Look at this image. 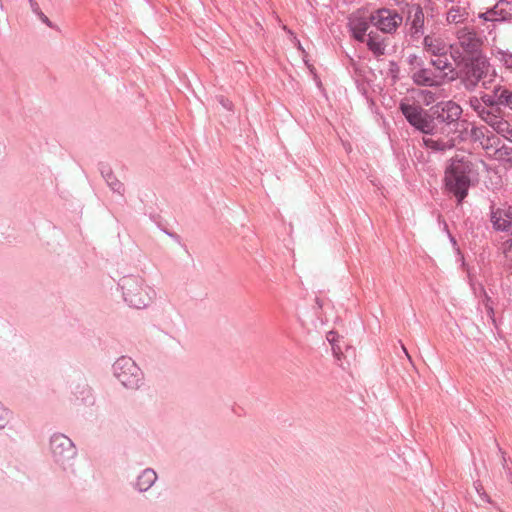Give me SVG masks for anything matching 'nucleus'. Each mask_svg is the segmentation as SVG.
<instances>
[{"label":"nucleus","mask_w":512,"mask_h":512,"mask_svg":"<svg viewBox=\"0 0 512 512\" xmlns=\"http://www.w3.org/2000/svg\"><path fill=\"white\" fill-rule=\"evenodd\" d=\"M471 163L458 157L452 158L445 169L444 188L453 194L460 204L467 196L470 187Z\"/></svg>","instance_id":"obj_1"},{"label":"nucleus","mask_w":512,"mask_h":512,"mask_svg":"<svg viewBox=\"0 0 512 512\" xmlns=\"http://www.w3.org/2000/svg\"><path fill=\"white\" fill-rule=\"evenodd\" d=\"M115 374L123 386L136 389L139 387L142 374L139 367L130 358H121L114 365Z\"/></svg>","instance_id":"obj_2"},{"label":"nucleus","mask_w":512,"mask_h":512,"mask_svg":"<svg viewBox=\"0 0 512 512\" xmlns=\"http://www.w3.org/2000/svg\"><path fill=\"white\" fill-rule=\"evenodd\" d=\"M371 23L384 33H394L402 24V16L390 9H378L369 17Z\"/></svg>","instance_id":"obj_3"},{"label":"nucleus","mask_w":512,"mask_h":512,"mask_svg":"<svg viewBox=\"0 0 512 512\" xmlns=\"http://www.w3.org/2000/svg\"><path fill=\"white\" fill-rule=\"evenodd\" d=\"M400 109L407 121L417 130L426 134L433 130L432 120L421 107L402 102Z\"/></svg>","instance_id":"obj_4"},{"label":"nucleus","mask_w":512,"mask_h":512,"mask_svg":"<svg viewBox=\"0 0 512 512\" xmlns=\"http://www.w3.org/2000/svg\"><path fill=\"white\" fill-rule=\"evenodd\" d=\"M490 66L487 59L481 55H478L470 60V63L466 65V79L471 85H476L480 80L483 81V85L491 82L492 74H489Z\"/></svg>","instance_id":"obj_5"},{"label":"nucleus","mask_w":512,"mask_h":512,"mask_svg":"<svg viewBox=\"0 0 512 512\" xmlns=\"http://www.w3.org/2000/svg\"><path fill=\"white\" fill-rule=\"evenodd\" d=\"M51 450L58 460L72 458L75 455L72 441L62 434L52 437Z\"/></svg>","instance_id":"obj_6"},{"label":"nucleus","mask_w":512,"mask_h":512,"mask_svg":"<svg viewBox=\"0 0 512 512\" xmlns=\"http://www.w3.org/2000/svg\"><path fill=\"white\" fill-rule=\"evenodd\" d=\"M423 46L425 51L439 57L446 56L451 47L442 37L436 35H427L424 38Z\"/></svg>","instance_id":"obj_7"},{"label":"nucleus","mask_w":512,"mask_h":512,"mask_svg":"<svg viewBox=\"0 0 512 512\" xmlns=\"http://www.w3.org/2000/svg\"><path fill=\"white\" fill-rule=\"evenodd\" d=\"M512 16V7L506 1H499L492 9L480 14L486 21H504Z\"/></svg>","instance_id":"obj_8"},{"label":"nucleus","mask_w":512,"mask_h":512,"mask_svg":"<svg viewBox=\"0 0 512 512\" xmlns=\"http://www.w3.org/2000/svg\"><path fill=\"white\" fill-rule=\"evenodd\" d=\"M125 299L131 306L141 309L149 305L152 297L145 288L136 286L125 293Z\"/></svg>","instance_id":"obj_9"},{"label":"nucleus","mask_w":512,"mask_h":512,"mask_svg":"<svg viewBox=\"0 0 512 512\" xmlns=\"http://www.w3.org/2000/svg\"><path fill=\"white\" fill-rule=\"evenodd\" d=\"M491 221L498 230L512 231V207L497 208L492 212Z\"/></svg>","instance_id":"obj_10"},{"label":"nucleus","mask_w":512,"mask_h":512,"mask_svg":"<svg viewBox=\"0 0 512 512\" xmlns=\"http://www.w3.org/2000/svg\"><path fill=\"white\" fill-rule=\"evenodd\" d=\"M457 38H458L460 46L468 54H473V53L477 52L481 45V42L476 37L475 33L468 30L467 28L460 29L457 32Z\"/></svg>","instance_id":"obj_11"},{"label":"nucleus","mask_w":512,"mask_h":512,"mask_svg":"<svg viewBox=\"0 0 512 512\" xmlns=\"http://www.w3.org/2000/svg\"><path fill=\"white\" fill-rule=\"evenodd\" d=\"M424 8H426V5L423 6L420 0L409 6L408 20L415 32L420 31L424 26Z\"/></svg>","instance_id":"obj_12"},{"label":"nucleus","mask_w":512,"mask_h":512,"mask_svg":"<svg viewBox=\"0 0 512 512\" xmlns=\"http://www.w3.org/2000/svg\"><path fill=\"white\" fill-rule=\"evenodd\" d=\"M413 79L416 84L424 86H437L443 83V77L433 74L428 69H421L414 73Z\"/></svg>","instance_id":"obj_13"},{"label":"nucleus","mask_w":512,"mask_h":512,"mask_svg":"<svg viewBox=\"0 0 512 512\" xmlns=\"http://www.w3.org/2000/svg\"><path fill=\"white\" fill-rule=\"evenodd\" d=\"M486 122L499 134L512 142V127L505 119L498 116H488Z\"/></svg>","instance_id":"obj_14"},{"label":"nucleus","mask_w":512,"mask_h":512,"mask_svg":"<svg viewBox=\"0 0 512 512\" xmlns=\"http://www.w3.org/2000/svg\"><path fill=\"white\" fill-rule=\"evenodd\" d=\"M350 29L356 40L365 42L366 37L368 36L367 31L369 29V22L364 18L353 17L350 20Z\"/></svg>","instance_id":"obj_15"},{"label":"nucleus","mask_w":512,"mask_h":512,"mask_svg":"<svg viewBox=\"0 0 512 512\" xmlns=\"http://www.w3.org/2000/svg\"><path fill=\"white\" fill-rule=\"evenodd\" d=\"M462 113L461 107L455 102L448 101L442 103L441 105V113H439V117L444 121L453 122L457 120Z\"/></svg>","instance_id":"obj_16"},{"label":"nucleus","mask_w":512,"mask_h":512,"mask_svg":"<svg viewBox=\"0 0 512 512\" xmlns=\"http://www.w3.org/2000/svg\"><path fill=\"white\" fill-rule=\"evenodd\" d=\"M365 42L368 48L377 56L383 55L385 51V44L383 39L373 32L368 33Z\"/></svg>","instance_id":"obj_17"},{"label":"nucleus","mask_w":512,"mask_h":512,"mask_svg":"<svg viewBox=\"0 0 512 512\" xmlns=\"http://www.w3.org/2000/svg\"><path fill=\"white\" fill-rule=\"evenodd\" d=\"M156 479V473L151 469H146L138 477L136 485L140 491H146L154 484Z\"/></svg>","instance_id":"obj_18"},{"label":"nucleus","mask_w":512,"mask_h":512,"mask_svg":"<svg viewBox=\"0 0 512 512\" xmlns=\"http://www.w3.org/2000/svg\"><path fill=\"white\" fill-rule=\"evenodd\" d=\"M433 65L435 69L439 71V74L437 75L442 76L443 80L452 74L454 70L452 64L448 61L446 56L439 57L437 60L433 61Z\"/></svg>","instance_id":"obj_19"},{"label":"nucleus","mask_w":512,"mask_h":512,"mask_svg":"<svg viewBox=\"0 0 512 512\" xmlns=\"http://www.w3.org/2000/svg\"><path fill=\"white\" fill-rule=\"evenodd\" d=\"M423 142L426 147H429L434 150H441V151L446 150V149H451L455 145L452 140L444 142V141H440V140H434L432 138H424Z\"/></svg>","instance_id":"obj_20"},{"label":"nucleus","mask_w":512,"mask_h":512,"mask_svg":"<svg viewBox=\"0 0 512 512\" xmlns=\"http://www.w3.org/2000/svg\"><path fill=\"white\" fill-rule=\"evenodd\" d=\"M495 96L499 104L506 105L512 109V92L505 88H497Z\"/></svg>","instance_id":"obj_21"},{"label":"nucleus","mask_w":512,"mask_h":512,"mask_svg":"<svg viewBox=\"0 0 512 512\" xmlns=\"http://www.w3.org/2000/svg\"><path fill=\"white\" fill-rule=\"evenodd\" d=\"M467 17V13L459 7H453L447 13V21L449 23L463 22Z\"/></svg>","instance_id":"obj_22"},{"label":"nucleus","mask_w":512,"mask_h":512,"mask_svg":"<svg viewBox=\"0 0 512 512\" xmlns=\"http://www.w3.org/2000/svg\"><path fill=\"white\" fill-rule=\"evenodd\" d=\"M495 159L501 161L503 164L512 165V148L502 147L495 151Z\"/></svg>","instance_id":"obj_23"},{"label":"nucleus","mask_w":512,"mask_h":512,"mask_svg":"<svg viewBox=\"0 0 512 512\" xmlns=\"http://www.w3.org/2000/svg\"><path fill=\"white\" fill-rule=\"evenodd\" d=\"M8 416V411L0 404V428L5 426Z\"/></svg>","instance_id":"obj_24"},{"label":"nucleus","mask_w":512,"mask_h":512,"mask_svg":"<svg viewBox=\"0 0 512 512\" xmlns=\"http://www.w3.org/2000/svg\"><path fill=\"white\" fill-rule=\"evenodd\" d=\"M109 185L112 187V189L118 193H123L124 191V186L121 182L119 181H115V182H110Z\"/></svg>","instance_id":"obj_25"},{"label":"nucleus","mask_w":512,"mask_h":512,"mask_svg":"<svg viewBox=\"0 0 512 512\" xmlns=\"http://www.w3.org/2000/svg\"><path fill=\"white\" fill-rule=\"evenodd\" d=\"M504 64L507 68H512V53L505 54L503 58Z\"/></svg>","instance_id":"obj_26"},{"label":"nucleus","mask_w":512,"mask_h":512,"mask_svg":"<svg viewBox=\"0 0 512 512\" xmlns=\"http://www.w3.org/2000/svg\"><path fill=\"white\" fill-rule=\"evenodd\" d=\"M338 338V335L336 332H333V331H330L327 335V340L331 343V344H334V342L337 340Z\"/></svg>","instance_id":"obj_27"},{"label":"nucleus","mask_w":512,"mask_h":512,"mask_svg":"<svg viewBox=\"0 0 512 512\" xmlns=\"http://www.w3.org/2000/svg\"><path fill=\"white\" fill-rule=\"evenodd\" d=\"M505 256L507 260L512 262V242L505 250Z\"/></svg>","instance_id":"obj_28"},{"label":"nucleus","mask_w":512,"mask_h":512,"mask_svg":"<svg viewBox=\"0 0 512 512\" xmlns=\"http://www.w3.org/2000/svg\"><path fill=\"white\" fill-rule=\"evenodd\" d=\"M40 18L43 22H45L46 24L50 25V21L49 19L43 14V13H40Z\"/></svg>","instance_id":"obj_29"},{"label":"nucleus","mask_w":512,"mask_h":512,"mask_svg":"<svg viewBox=\"0 0 512 512\" xmlns=\"http://www.w3.org/2000/svg\"><path fill=\"white\" fill-rule=\"evenodd\" d=\"M402 348H403V351L405 352L406 356L408 357V359H410V355L408 354L406 348L404 346Z\"/></svg>","instance_id":"obj_30"}]
</instances>
